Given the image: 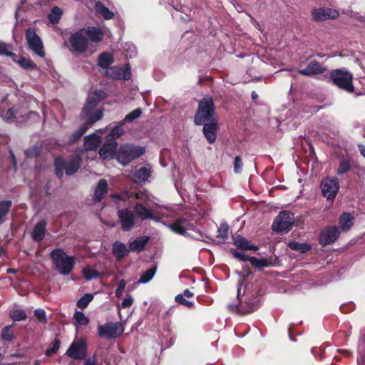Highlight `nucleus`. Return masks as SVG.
I'll return each instance as SVG.
<instances>
[{
  "label": "nucleus",
  "mask_w": 365,
  "mask_h": 365,
  "mask_svg": "<svg viewBox=\"0 0 365 365\" xmlns=\"http://www.w3.org/2000/svg\"><path fill=\"white\" fill-rule=\"evenodd\" d=\"M103 31L98 27L83 28L71 35V51L76 53L92 54L96 51L97 46L103 40Z\"/></svg>",
  "instance_id": "obj_1"
},
{
  "label": "nucleus",
  "mask_w": 365,
  "mask_h": 365,
  "mask_svg": "<svg viewBox=\"0 0 365 365\" xmlns=\"http://www.w3.org/2000/svg\"><path fill=\"white\" fill-rule=\"evenodd\" d=\"M106 97V94L101 90H97L88 97L87 102L82 110V115L86 119V122L73 133L72 140L75 141L80 138L96 121L103 118V112L102 109H95L96 106L101 101Z\"/></svg>",
  "instance_id": "obj_2"
},
{
  "label": "nucleus",
  "mask_w": 365,
  "mask_h": 365,
  "mask_svg": "<svg viewBox=\"0 0 365 365\" xmlns=\"http://www.w3.org/2000/svg\"><path fill=\"white\" fill-rule=\"evenodd\" d=\"M252 284H247L245 288L244 299L239 300L237 304H228L227 308L232 312H237L242 315L247 314L257 310L260 307L259 291H250Z\"/></svg>",
  "instance_id": "obj_3"
},
{
  "label": "nucleus",
  "mask_w": 365,
  "mask_h": 365,
  "mask_svg": "<svg viewBox=\"0 0 365 365\" xmlns=\"http://www.w3.org/2000/svg\"><path fill=\"white\" fill-rule=\"evenodd\" d=\"M56 269L63 275H68L73 271L76 263L73 256H68L61 249L57 248L50 253Z\"/></svg>",
  "instance_id": "obj_4"
},
{
  "label": "nucleus",
  "mask_w": 365,
  "mask_h": 365,
  "mask_svg": "<svg viewBox=\"0 0 365 365\" xmlns=\"http://www.w3.org/2000/svg\"><path fill=\"white\" fill-rule=\"evenodd\" d=\"M214 102L212 97L205 96L199 103L198 109L195 116V123L197 125H202L206 123L217 120L214 116Z\"/></svg>",
  "instance_id": "obj_5"
},
{
  "label": "nucleus",
  "mask_w": 365,
  "mask_h": 365,
  "mask_svg": "<svg viewBox=\"0 0 365 365\" xmlns=\"http://www.w3.org/2000/svg\"><path fill=\"white\" fill-rule=\"evenodd\" d=\"M332 83L339 88L351 93L354 91L353 75L346 68L335 69L330 73Z\"/></svg>",
  "instance_id": "obj_6"
},
{
  "label": "nucleus",
  "mask_w": 365,
  "mask_h": 365,
  "mask_svg": "<svg viewBox=\"0 0 365 365\" xmlns=\"http://www.w3.org/2000/svg\"><path fill=\"white\" fill-rule=\"evenodd\" d=\"M294 223V214L288 210H284L274 218L272 225V230L279 232H288Z\"/></svg>",
  "instance_id": "obj_7"
},
{
  "label": "nucleus",
  "mask_w": 365,
  "mask_h": 365,
  "mask_svg": "<svg viewBox=\"0 0 365 365\" xmlns=\"http://www.w3.org/2000/svg\"><path fill=\"white\" fill-rule=\"evenodd\" d=\"M322 196L327 200L333 201L339 190V181L336 177L323 178L320 182Z\"/></svg>",
  "instance_id": "obj_8"
},
{
  "label": "nucleus",
  "mask_w": 365,
  "mask_h": 365,
  "mask_svg": "<svg viewBox=\"0 0 365 365\" xmlns=\"http://www.w3.org/2000/svg\"><path fill=\"white\" fill-rule=\"evenodd\" d=\"M145 151V147L125 143L121 145L118 148V158H138L142 156Z\"/></svg>",
  "instance_id": "obj_9"
},
{
  "label": "nucleus",
  "mask_w": 365,
  "mask_h": 365,
  "mask_svg": "<svg viewBox=\"0 0 365 365\" xmlns=\"http://www.w3.org/2000/svg\"><path fill=\"white\" fill-rule=\"evenodd\" d=\"M26 38L29 48L38 56L44 57L42 41L34 29H29L26 31Z\"/></svg>",
  "instance_id": "obj_10"
},
{
  "label": "nucleus",
  "mask_w": 365,
  "mask_h": 365,
  "mask_svg": "<svg viewBox=\"0 0 365 365\" xmlns=\"http://www.w3.org/2000/svg\"><path fill=\"white\" fill-rule=\"evenodd\" d=\"M119 222L120 223L123 231H130L135 224V215L133 211L128 208H123L117 212Z\"/></svg>",
  "instance_id": "obj_11"
},
{
  "label": "nucleus",
  "mask_w": 365,
  "mask_h": 365,
  "mask_svg": "<svg viewBox=\"0 0 365 365\" xmlns=\"http://www.w3.org/2000/svg\"><path fill=\"white\" fill-rule=\"evenodd\" d=\"M66 354L73 359L82 360L87 355V344L84 339L73 341L66 351Z\"/></svg>",
  "instance_id": "obj_12"
},
{
  "label": "nucleus",
  "mask_w": 365,
  "mask_h": 365,
  "mask_svg": "<svg viewBox=\"0 0 365 365\" xmlns=\"http://www.w3.org/2000/svg\"><path fill=\"white\" fill-rule=\"evenodd\" d=\"M120 323L108 322L105 325H99L98 327V335L107 339H115L121 335L123 330L120 329Z\"/></svg>",
  "instance_id": "obj_13"
},
{
  "label": "nucleus",
  "mask_w": 365,
  "mask_h": 365,
  "mask_svg": "<svg viewBox=\"0 0 365 365\" xmlns=\"http://www.w3.org/2000/svg\"><path fill=\"white\" fill-rule=\"evenodd\" d=\"M341 234L337 226H327L322 230L319 237V242L322 246L334 243Z\"/></svg>",
  "instance_id": "obj_14"
},
{
  "label": "nucleus",
  "mask_w": 365,
  "mask_h": 365,
  "mask_svg": "<svg viewBox=\"0 0 365 365\" xmlns=\"http://www.w3.org/2000/svg\"><path fill=\"white\" fill-rule=\"evenodd\" d=\"M107 130V128L99 129L95 133L88 135L84 138V148L86 150H96L102 141V135Z\"/></svg>",
  "instance_id": "obj_15"
},
{
  "label": "nucleus",
  "mask_w": 365,
  "mask_h": 365,
  "mask_svg": "<svg viewBox=\"0 0 365 365\" xmlns=\"http://www.w3.org/2000/svg\"><path fill=\"white\" fill-rule=\"evenodd\" d=\"M106 75L112 78L128 80L131 77V71L128 64L124 67L113 66L106 70Z\"/></svg>",
  "instance_id": "obj_16"
},
{
  "label": "nucleus",
  "mask_w": 365,
  "mask_h": 365,
  "mask_svg": "<svg viewBox=\"0 0 365 365\" xmlns=\"http://www.w3.org/2000/svg\"><path fill=\"white\" fill-rule=\"evenodd\" d=\"M312 14L314 20L322 21L329 19H335L339 16V12L329 8H320L313 9Z\"/></svg>",
  "instance_id": "obj_17"
},
{
  "label": "nucleus",
  "mask_w": 365,
  "mask_h": 365,
  "mask_svg": "<svg viewBox=\"0 0 365 365\" xmlns=\"http://www.w3.org/2000/svg\"><path fill=\"white\" fill-rule=\"evenodd\" d=\"M118 143L115 140H106L99 150V155L103 160L118 158Z\"/></svg>",
  "instance_id": "obj_18"
},
{
  "label": "nucleus",
  "mask_w": 365,
  "mask_h": 365,
  "mask_svg": "<svg viewBox=\"0 0 365 365\" xmlns=\"http://www.w3.org/2000/svg\"><path fill=\"white\" fill-rule=\"evenodd\" d=\"M327 70V67L318 61L313 60L310 61L305 68L299 71V73L303 76H312L321 74Z\"/></svg>",
  "instance_id": "obj_19"
},
{
  "label": "nucleus",
  "mask_w": 365,
  "mask_h": 365,
  "mask_svg": "<svg viewBox=\"0 0 365 365\" xmlns=\"http://www.w3.org/2000/svg\"><path fill=\"white\" fill-rule=\"evenodd\" d=\"M203 133L209 143H213L217 137V130L218 129V124L217 120H212V122L206 123L202 124Z\"/></svg>",
  "instance_id": "obj_20"
},
{
  "label": "nucleus",
  "mask_w": 365,
  "mask_h": 365,
  "mask_svg": "<svg viewBox=\"0 0 365 365\" xmlns=\"http://www.w3.org/2000/svg\"><path fill=\"white\" fill-rule=\"evenodd\" d=\"M47 222L46 220H39L34 226L31 236L34 241L40 242L43 241L46 235Z\"/></svg>",
  "instance_id": "obj_21"
},
{
  "label": "nucleus",
  "mask_w": 365,
  "mask_h": 365,
  "mask_svg": "<svg viewBox=\"0 0 365 365\" xmlns=\"http://www.w3.org/2000/svg\"><path fill=\"white\" fill-rule=\"evenodd\" d=\"M233 244L242 250H257L258 247L254 245H250V242L240 235H232Z\"/></svg>",
  "instance_id": "obj_22"
},
{
  "label": "nucleus",
  "mask_w": 365,
  "mask_h": 365,
  "mask_svg": "<svg viewBox=\"0 0 365 365\" xmlns=\"http://www.w3.org/2000/svg\"><path fill=\"white\" fill-rule=\"evenodd\" d=\"M108 186L107 180L101 179L94 190L93 200L96 202H101L108 193Z\"/></svg>",
  "instance_id": "obj_23"
},
{
  "label": "nucleus",
  "mask_w": 365,
  "mask_h": 365,
  "mask_svg": "<svg viewBox=\"0 0 365 365\" xmlns=\"http://www.w3.org/2000/svg\"><path fill=\"white\" fill-rule=\"evenodd\" d=\"M134 211L137 216L142 220L148 219L155 220V216L151 210L148 209L143 203L136 202L134 205Z\"/></svg>",
  "instance_id": "obj_24"
},
{
  "label": "nucleus",
  "mask_w": 365,
  "mask_h": 365,
  "mask_svg": "<svg viewBox=\"0 0 365 365\" xmlns=\"http://www.w3.org/2000/svg\"><path fill=\"white\" fill-rule=\"evenodd\" d=\"M148 236H141L135 239L129 243V249L130 252H141L150 240Z\"/></svg>",
  "instance_id": "obj_25"
},
{
  "label": "nucleus",
  "mask_w": 365,
  "mask_h": 365,
  "mask_svg": "<svg viewBox=\"0 0 365 365\" xmlns=\"http://www.w3.org/2000/svg\"><path fill=\"white\" fill-rule=\"evenodd\" d=\"M354 223V218L351 213L344 212L339 219V225L342 231L350 230Z\"/></svg>",
  "instance_id": "obj_26"
},
{
  "label": "nucleus",
  "mask_w": 365,
  "mask_h": 365,
  "mask_svg": "<svg viewBox=\"0 0 365 365\" xmlns=\"http://www.w3.org/2000/svg\"><path fill=\"white\" fill-rule=\"evenodd\" d=\"M287 247L292 250L298 252L301 254L307 253L312 249V247L307 242H299L294 240L288 242Z\"/></svg>",
  "instance_id": "obj_27"
},
{
  "label": "nucleus",
  "mask_w": 365,
  "mask_h": 365,
  "mask_svg": "<svg viewBox=\"0 0 365 365\" xmlns=\"http://www.w3.org/2000/svg\"><path fill=\"white\" fill-rule=\"evenodd\" d=\"M129 252H130V249H127L123 242L117 241L113 245V254L118 260L127 255Z\"/></svg>",
  "instance_id": "obj_28"
},
{
  "label": "nucleus",
  "mask_w": 365,
  "mask_h": 365,
  "mask_svg": "<svg viewBox=\"0 0 365 365\" xmlns=\"http://www.w3.org/2000/svg\"><path fill=\"white\" fill-rule=\"evenodd\" d=\"M123 125V122H118L115 126L110 129L109 134L106 137V140H115L121 137L125 133Z\"/></svg>",
  "instance_id": "obj_29"
},
{
  "label": "nucleus",
  "mask_w": 365,
  "mask_h": 365,
  "mask_svg": "<svg viewBox=\"0 0 365 365\" xmlns=\"http://www.w3.org/2000/svg\"><path fill=\"white\" fill-rule=\"evenodd\" d=\"M94 9L97 13L100 14L106 19L109 20L114 17V14L98 1L94 2Z\"/></svg>",
  "instance_id": "obj_30"
},
{
  "label": "nucleus",
  "mask_w": 365,
  "mask_h": 365,
  "mask_svg": "<svg viewBox=\"0 0 365 365\" xmlns=\"http://www.w3.org/2000/svg\"><path fill=\"white\" fill-rule=\"evenodd\" d=\"M12 202L11 200H0V225L6 220V216L11 210Z\"/></svg>",
  "instance_id": "obj_31"
},
{
  "label": "nucleus",
  "mask_w": 365,
  "mask_h": 365,
  "mask_svg": "<svg viewBox=\"0 0 365 365\" xmlns=\"http://www.w3.org/2000/svg\"><path fill=\"white\" fill-rule=\"evenodd\" d=\"M113 63V56L109 53H103L98 56V66L105 68H108L109 66Z\"/></svg>",
  "instance_id": "obj_32"
},
{
  "label": "nucleus",
  "mask_w": 365,
  "mask_h": 365,
  "mask_svg": "<svg viewBox=\"0 0 365 365\" xmlns=\"http://www.w3.org/2000/svg\"><path fill=\"white\" fill-rule=\"evenodd\" d=\"M251 264L257 268L268 267L274 265L272 259H258L255 257H251Z\"/></svg>",
  "instance_id": "obj_33"
},
{
  "label": "nucleus",
  "mask_w": 365,
  "mask_h": 365,
  "mask_svg": "<svg viewBox=\"0 0 365 365\" xmlns=\"http://www.w3.org/2000/svg\"><path fill=\"white\" fill-rule=\"evenodd\" d=\"M14 334L13 331V326H6L1 330V339L4 341H6L9 342L13 341L14 339Z\"/></svg>",
  "instance_id": "obj_34"
},
{
  "label": "nucleus",
  "mask_w": 365,
  "mask_h": 365,
  "mask_svg": "<svg viewBox=\"0 0 365 365\" xmlns=\"http://www.w3.org/2000/svg\"><path fill=\"white\" fill-rule=\"evenodd\" d=\"M156 267H153L150 268L149 269H148L141 274L138 282L141 284H145L149 282L154 277Z\"/></svg>",
  "instance_id": "obj_35"
},
{
  "label": "nucleus",
  "mask_w": 365,
  "mask_h": 365,
  "mask_svg": "<svg viewBox=\"0 0 365 365\" xmlns=\"http://www.w3.org/2000/svg\"><path fill=\"white\" fill-rule=\"evenodd\" d=\"M9 317L15 322H21L26 319L27 316L24 309H14L9 312Z\"/></svg>",
  "instance_id": "obj_36"
},
{
  "label": "nucleus",
  "mask_w": 365,
  "mask_h": 365,
  "mask_svg": "<svg viewBox=\"0 0 365 365\" xmlns=\"http://www.w3.org/2000/svg\"><path fill=\"white\" fill-rule=\"evenodd\" d=\"M82 274L84 278L87 280L96 279L100 277L99 272L90 267H84L82 270Z\"/></svg>",
  "instance_id": "obj_37"
},
{
  "label": "nucleus",
  "mask_w": 365,
  "mask_h": 365,
  "mask_svg": "<svg viewBox=\"0 0 365 365\" xmlns=\"http://www.w3.org/2000/svg\"><path fill=\"white\" fill-rule=\"evenodd\" d=\"M81 161H69V163H65V172L67 175H71L76 173L79 169ZM66 163V161H65Z\"/></svg>",
  "instance_id": "obj_38"
},
{
  "label": "nucleus",
  "mask_w": 365,
  "mask_h": 365,
  "mask_svg": "<svg viewBox=\"0 0 365 365\" xmlns=\"http://www.w3.org/2000/svg\"><path fill=\"white\" fill-rule=\"evenodd\" d=\"M170 228L176 234L180 235L182 236H188L190 234H188L187 232H186V230L182 227V225L176 220L173 223H171L169 225Z\"/></svg>",
  "instance_id": "obj_39"
},
{
  "label": "nucleus",
  "mask_w": 365,
  "mask_h": 365,
  "mask_svg": "<svg viewBox=\"0 0 365 365\" xmlns=\"http://www.w3.org/2000/svg\"><path fill=\"white\" fill-rule=\"evenodd\" d=\"M14 61L24 68H35L36 67V65L33 61L25 57L15 58Z\"/></svg>",
  "instance_id": "obj_40"
},
{
  "label": "nucleus",
  "mask_w": 365,
  "mask_h": 365,
  "mask_svg": "<svg viewBox=\"0 0 365 365\" xmlns=\"http://www.w3.org/2000/svg\"><path fill=\"white\" fill-rule=\"evenodd\" d=\"M93 299V295L91 294H85L82 297H81L77 302V307L80 309L86 308L89 303Z\"/></svg>",
  "instance_id": "obj_41"
},
{
  "label": "nucleus",
  "mask_w": 365,
  "mask_h": 365,
  "mask_svg": "<svg viewBox=\"0 0 365 365\" xmlns=\"http://www.w3.org/2000/svg\"><path fill=\"white\" fill-rule=\"evenodd\" d=\"M229 228L227 222H222L217 230V237L225 241L228 238Z\"/></svg>",
  "instance_id": "obj_42"
},
{
  "label": "nucleus",
  "mask_w": 365,
  "mask_h": 365,
  "mask_svg": "<svg viewBox=\"0 0 365 365\" xmlns=\"http://www.w3.org/2000/svg\"><path fill=\"white\" fill-rule=\"evenodd\" d=\"M73 319L79 325L86 326L89 323V319L85 316L83 312L76 311L73 316Z\"/></svg>",
  "instance_id": "obj_43"
},
{
  "label": "nucleus",
  "mask_w": 365,
  "mask_h": 365,
  "mask_svg": "<svg viewBox=\"0 0 365 365\" xmlns=\"http://www.w3.org/2000/svg\"><path fill=\"white\" fill-rule=\"evenodd\" d=\"M61 343L60 339H58V338H55V339L51 343V347L48 349L46 351V352H45L46 356H51L53 354H55L57 352V351L59 349V348L61 346Z\"/></svg>",
  "instance_id": "obj_44"
},
{
  "label": "nucleus",
  "mask_w": 365,
  "mask_h": 365,
  "mask_svg": "<svg viewBox=\"0 0 365 365\" xmlns=\"http://www.w3.org/2000/svg\"><path fill=\"white\" fill-rule=\"evenodd\" d=\"M19 113V110L13 107L10 108L6 113L4 115L0 113V115L4 118V120L7 121H12L14 119L17 118V115Z\"/></svg>",
  "instance_id": "obj_45"
},
{
  "label": "nucleus",
  "mask_w": 365,
  "mask_h": 365,
  "mask_svg": "<svg viewBox=\"0 0 365 365\" xmlns=\"http://www.w3.org/2000/svg\"><path fill=\"white\" fill-rule=\"evenodd\" d=\"M62 14V10L58 7H53L51 14L48 15L49 21L53 24L58 22Z\"/></svg>",
  "instance_id": "obj_46"
},
{
  "label": "nucleus",
  "mask_w": 365,
  "mask_h": 365,
  "mask_svg": "<svg viewBox=\"0 0 365 365\" xmlns=\"http://www.w3.org/2000/svg\"><path fill=\"white\" fill-rule=\"evenodd\" d=\"M150 176V170L142 167L135 171V177L142 180H146Z\"/></svg>",
  "instance_id": "obj_47"
},
{
  "label": "nucleus",
  "mask_w": 365,
  "mask_h": 365,
  "mask_svg": "<svg viewBox=\"0 0 365 365\" xmlns=\"http://www.w3.org/2000/svg\"><path fill=\"white\" fill-rule=\"evenodd\" d=\"M141 113H142L141 109L137 108V109L133 110L132 112H130V113H128V115H126L124 120L122 122H123L124 123H130L133 120H134L135 119L139 118L140 116Z\"/></svg>",
  "instance_id": "obj_48"
},
{
  "label": "nucleus",
  "mask_w": 365,
  "mask_h": 365,
  "mask_svg": "<svg viewBox=\"0 0 365 365\" xmlns=\"http://www.w3.org/2000/svg\"><path fill=\"white\" fill-rule=\"evenodd\" d=\"M55 174L59 179L62 178L63 175V170H65V161H54Z\"/></svg>",
  "instance_id": "obj_49"
},
{
  "label": "nucleus",
  "mask_w": 365,
  "mask_h": 365,
  "mask_svg": "<svg viewBox=\"0 0 365 365\" xmlns=\"http://www.w3.org/2000/svg\"><path fill=\"white\" fill-rule=\"evenodd\" d=\"M230 253L233 255L234 257H235L236 259H238L240 261H242V262L249 261L251 263V257L247 256V255L244 254L243 252H238L235 249L231 248Z\"/></svg>",
  "instance_id": "obj_50"
},
{
  "label": "nucleus",
  "mask_w": 365,
  "mask_h": 365,
  "mask_svg": "<svg viewBox=\"0 0 365 365\" xmlns=\"http://www.w3.org/2000/svg\"><path fill=\"white\" fill-rule=\"evenodd\" d=\"M34 314L40 323H47L48 320L46 314V311L43 309H36L34 310Z\"/></svg>",
  "instance_id": "obj_51"
},
{
  "label": "nucleus",
  "mask_w": 365,
  "mask_h": 365,
  "mask_svg": "<svg viewBox=\"0 0 365 365\" xmlns=\"http://www.w3.org/2000/svg\"><path fill=\"white\" fill-rule=\"evenodd\" d=\"M350 161H341L339 168L337 169V175H343L350 170Z\"/></svg>",
  "instance_id": "obj_52"
},
{
  "label": "nucleus",
  "mask_w": 365,
  "mask_h": 365,
  "mask_svg": "<svg viewBox=\"0 0 365 365\" xmlns=\"http://www.w3.org/2000/svg\"><path fill=\"white\" fill-rule=\"evenodd\" d=\"M125 286H126V282L124 279L120 280V282L117 286V288L115 289V294L116 297L120 298L122 296Z\"/></svg>",
  "instance_id": "obj_53"
},
{
  "label": "nucleus",
  "mask_w": 365,
  "mask_h": 365,
  "mask_svg": "<svg viewBox=\"0 0 365 365\" xmlns=\"http://www.w3.org/2000/svg\"><path fill=\"white\" fill-rule=\"evenodd\" d=\"M41 150L37 148H31L26 151V155L28 158H36L39 155Z\"/></svg>",
  "instance_id": "obj_54"
},
{
  "label": "nucleus",
  "mask_w": 365,
  "mask_h": 365,
  "mask_svg": "<svg viewBox=\"0 0 365 365\" xmlns=\"http://www.w3.org/2000/svg\"><path fill=\"white\" fill-rule=\"evenodd\" d=\"M0 55L13 56H15L11 52L9 51V48L5 43H0Z\"/></svg>",
  "instance_id": "obj_55"
},
{
  "label": "nucleus",
  "mask_w": 365,
  "mask_h": 365,
  "mask_svg": "<svg viewBox=\"0 0 365 365\" xmlns=\"http://www.w3.org/2000/svg\"><path fill=\"white\" fill-rule=\"evenodd\" d=\"M133 303V299L130 296L128 298H125L119 306L122 309H125L127 307H130Z\"/></svg>",
  "instance_id": "obj_56"
},
{
  "label": "nucleus",
  "mask_w": 365,
  "mask_h": 365,
  "mask_svg": "<svg viewBox=\"0 0 365 365\" xmlns=\"http://www.w3.org/2000/svg\"><path fill=\"white\" fill-rule=\"evenodd\" d=\"M127 48V56L132 58L136 54V47L133 44H128Z\"/></svg>",
  "instance_id": "obj_57"
},
{
  "label": "nucleus",
  "mask_w": 365,
  "mask_h": 365,
  "mask_svg": "<svg viewBox=\"0 0 365 365\" xmlns=\"http://www.w3.org/2000/svg\"><path fill=\"white\" fill-rule=\"evenodd\" d=\"M242 161H234V171L235 173H241L242 170Z\"/></svg>",
  "instance_id": "obj_58"
},
{
  "label": "nucleus",
  "mask_w": 365,
  "mask_h": 365,
  "mask_svg": "<svg viewBox=\"0 0 365 365\" xmlns=\"http://www.w3.org/2000/svg\"><path fill=\"white\" fill-rule=\"evenodd\" d=\"M83 365H97L96 355L88 357L84 362Z\"/></svg>",
  "instance_id": "obj_59"
},
{
  "label": "nucleus",
  "mask_w": 365,
  "mask_h": 365,
  "mask_svg": "<svg viewBox=\"0 0 365 365\" xmlns=\"http://www.w3.org/2000/svg\"><path fill=\"white\" fill-rule=\"evenodd\" d=\"M112 198L115 200L116 202H118L119 201H124L125 198L123 196L118 193H115L111 195Z\"/></svg>",
  "instance_id": "obj_60"
},
{
  "label": "nucleus",
  "mask_w": 365,
  "mask_h": 365,
  "mask_svg": "<svg viewBox=\"0 0 365 365\" xmlns=\"http://www.w3.org/2000/svg\"><path fill=\"white\" fill-rule=\"evenodd\" d=\"M175 300L176 302L183 305L186 299L182 294H179L175 297Z\"/></svg>",
  "instance_id": "obj_61"
},
{
  "label": "nucleus",
  "mask_w": 365,
  "mask_h": 365,
  "mask_svg": "<svg viewBox=\"0 0 365 365\" xmlns=\"http://www.w3.org/2000/svg\"><path fill=\"white\" fill-rule=\"evenodd\" d=\"M177 220L182 225V227L186 230V226L189 223V220L185 217H180L178 218Z\"/></svg>",
  "instance_id": "obj_62"
},
{
  "label": "nucleus",
  "mask_w": 365,
  "mask_h": 365,
  "mask_svg": "<svg viewBox=\"0 0 365 365\" xmlns=\"http://www.w3.org/2000/svg\"><path fill=\"white\" fill-rule=\"evenodd\" d=\"M184 297L187 298L192 297L194 296V293L190 291L188 289L184 290L183 294H182Z\"/></svg>",
  "instance_id": "obj_63"
},
{
  "label": "nucleus",
  "mask_w": 365,
  "mask_h": 365,
  "mask_svg": "<svg viewBox=\"0 0 365 365\" xmlns=\"http://www.w3.org/2000/svg\"><path fill=\"white\" fill-rule=\"evenodd\" d=\"M186 232H187L188 230H192L194 231L195 229V227L194 225V224L191 222H189V223L187 224V225L186 226Z\"/></svg>",
  "instance_id": "obj_64"
}]
</instances>
